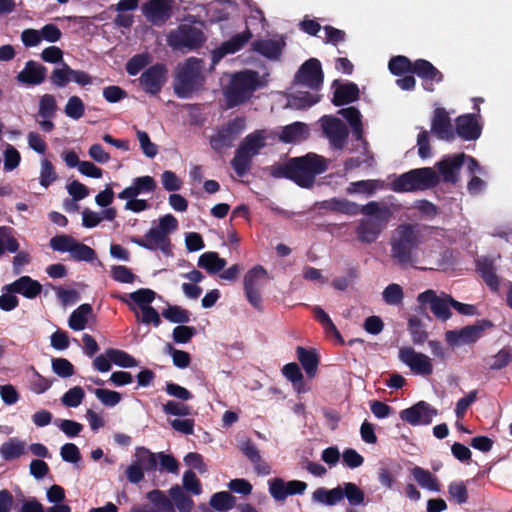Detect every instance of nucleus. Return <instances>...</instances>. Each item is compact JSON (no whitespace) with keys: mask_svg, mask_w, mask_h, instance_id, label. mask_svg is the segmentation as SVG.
<instances>
[{"mask_svg":"<svg viewBox=\"0 0 512 512\" xmlns=\"http://www.w3.org/2000/svg\"><path fill=\"white\" fill-rule=\"evenodd\" d=\"M408 330L416 344H421L427 339V333L418 317L413 316L409 319Z\"/></svg>","mask_w":512,"mask_h":512,"instance_id":"61","label":"nucleus"},{"mask_svg":"<svg viewBox=\"0 0 512 512\" xmlns=\"http://www.w3.org/2000/svg\"><path fill=\"white\" fill-rule=\"evenodd\" d=\"M338 114L343 116L349 123L352 129V135L355 141L358 142L356 151H359L360 155L357 157H351L345 162V169L352 170L360 167L363 164L367 166L373 165V156L368 151V143L363 138V125L362 115L360 111L355 107H347L340 109Z\"/></svg>","mask_w":512,"mask_h":512,"instance_id":"6","label":"nucleus"},{"mask_svg":"<svg viewBox=\"0 0 512 512\" xmlns=\"http://www.w3.org/2000/svg\"><path fill=\"white\" fill-rule=\"evenodd\" d=\"M136 136L143 154L148 158H154L158 154V147L150 140L149 135L145 131L136 129Z\"/></svg>","mask_w":512,"mask_h":512,"instance_id":"59","label":"nucleus"},{"mask_svg":"<svg viewBox=\"0 0 512 512\" xmlns=\"http://www.w3.org/2000/svg\"><path fill=\"white\" fill-rule=\"evenodd\" d=\"M484 327L482 325H470L460 330L447 331L446 341L452 346H460L476 342L482 335Z\"/></svg>","mask_w":512,"mask_h":512,"instance_id":"27","label":"nucleus"},{"mask_svg":"<svg viewBox=\"0 0 512 512\" xmlns=\"http://www.w3.org/2000/svg\"><path fill=\"white\" fill-rule=\"evenodd\" d=\"M167 69L157 63L146 69L139 78L141 87L149 94H157L166 82Z\"/></svg>","mask_w":512,"mask_h":512,"instance_id":"20","label":"nucleus"},{"mask_svg":"<svg viewBox=\"0 0 512 512\" xmlns=\"http://www.w3.org/2000/svg\"><path fill=\"white\" fill-rule=\"evenodd\" d=\"M317 205L320 209L338 212L348 216L359 215L363 209V205H360L346 198H331L319 202Z\"/></svg>","mask_w":512,"mask_h":512,"instance_id":"29","label":"nucleus"},{"mask_svg":"<svg viewBox=\"0 0 512 512\" xmlns=\"http://www.w3.org/2000/svg\"><path fill=\"white\" fill-rule=\"evenodd\" d=\"M268 136L267 131L256 130L242 140L231 161V165L238 176L242 177L247 174L252 159L266 146Z\"/></svg>","mask_w":512,"mask_h":512,"instance_id":"8","label":"nucleus"},{"mask_svg":"<svg viewBox=\"0 0 512 512\" xmlns=\"http://www.w3.org/2000/svg\"><path fill=\"white\" fill-rule=\"evenodd\" d=\"M92 314L90 304H82L75 309L68 320V326L75 331L84 330L88 323V317Z\"/></svg>","mask_w":512,"mask_h":512,"instance_id":"44","label":"nucleus"},{"mask_svg":"<svg viewBox=\"0 0 512 512\" xmlns=\"http://www.w3.org/2000/svg\"><path fill=\"white\" fill-rule=\"evenodd\" d=\"M411 475L421 488L432 492H440L441 487L438 479L429 470L415 466L411 469Z\"/></svg>","mask_w":512,"mask_h":512,"instance_id":"36","label":"nucleus"},{"mask_svg":"<svg viewBox=\"0 0 512 512\" xmlns=\"http://www.w3.org/2000/svg\"><path fill=\"white\" fill-rule=\"evenodd\" d=\"M71 72L72 68L66 63H63L61 68L53 70L50 77L52 84L60 88L65 87L67 83L71 81Z\"/></svg>","mask_w":512,"mask_h":512,"instance_id":"62","label":"nucleus"},{"mask_svg":"<svg viewBox=\"0 0 512 512\" xmlns=\"http://www.w3.org/2000/svg\"><path fill=\"white\" fill-rule=\"evenodd\" d=\"M439 183V175L431 167L412 169L403 173L390 183V189L394 192L423 191L436 186Z\"/></svg>","mask_w":512,"mask_h":512,"instance_id":"9","label":"nucleus"},{"mask_svg":"<svg viewBox=\"0 0 512 512\" xmlns=\"http://www.w3.org/2000/svg\"><path fill=\"white\" fill-rule=\"evenodd\" d=\"M245 129V120L235 118L219 129L211 138L210 145L217 152L229 148Z\"/></svg>","mask_w":512,"mask_h":512,"instance_id":"13","label":"nucleus"},{"mask_svg":"<svg viewBox=\"0 0 512 512\" xmlns=\"http://www.w3.org/2000/svg\"><path fill=\"white\" fill-rule=\"evenodd\" d=\"M203 60L190 57L175 70L173 88L179 98L187 99L204 84Z\"/></svg>","mask_w":512,"mask_h":512,"instance_id":"4","label":"nucleus"},{"mask_svg":"<svg viewBox=\"0 0 512 512\" xmlns=\"http://www.w3.org/2000/svg\"><path fill=\"white\" fill-rule=\"evenodd\" d=\"M156 189V182L151 176L136 177L129 187L118 194V198H135L141 194L151 193Z\"/></svg>","mask_w":512,"mask_h":512,"instance_id":"32","label":"nucleus"},{"mask_svg":"<svg viewBox=\"0 0 512 512\" xmlns=\"http://www.w3.org/2000/svg\"><path fill=\"white\" fill-rule=\"evenodd\" d=\"M27 454V443L18 437H10L0 446V458L5 462H11Z\"/></svg>","mask_w":512,"mask_h":512,"instance_id":"31","label":"nucleus"},{"mask_svg":"<svg viewBox=\"0 0 512 512\" xmlns=\"http://www.w3.org/2000/svg\"><path fill=\"white\" fill-rule=\"evenodd\" d=\"M341 487L343 498L345 497L351 506H358L364 503L365 494L355 483L345 482Z\"/></svg>","mask_w":512,"mask_h":512,"instance_id":"51","label":"nucleus"},{"mask_svg":"<svg viewBox=\"0 0 512 512\" xmlns=\"http://www.w3.org/2000/svg\"><path fill=\"white\" fill-rule=\"evenodd\" d=\"M312 500L326 506L336 505L343 500L342 487L340 485L333 489L317 488L312 494Z\"/></svg>","mask_w":512,"mask_h":512,"instance_id":"39","label":"nucleus"},{"mask_svg":"<svg viewBox=\"0 0 512 512\" xmlns=\"http://www.w3.org/2000/svg\"><path fill=\"white\" fill-rule=\"evenodd\" d=\"M412 72L424 80L439 83L443 79L442 73L434 67L429 61L418 59L413 63Z\"/></svg>","mask_w":512,"mask_h":512,"instance_id":"40","label":"nucleus"},{"mask_svg":"<svg viewBox=\"0 0 512 512\" xmlns=\"http://www.w3.org/2000/svg\"><path fill=\"white\" fill-rule=\"evenodd\" d=\"M436 415L437 410L425 401H419L399 414L401 420L412 426L428 425Z\"/></svg>","mask_w":512,"mask_h":512,"instance_id":"16","label":"nucleus"},{"mask_svg":"<svg viewBox=\"0 0 512 512\" xmlns=\"http://www.w3.org/2000/svg\"><path fill=\"white\" fill-rule=\"evenodd\" d=\"M64 112L67 117L78 120L84 115L85 105L80 97L71 96L65 105Z\"/></svg>","mask_w":512,"mask_h":512,"instance_id":"55","label":"nucleus"},{"mask_svg":"<svg viewBox=\"0 0 512 512\" xmlns=\"http://www.w3.org/2000/svg\"><path fill=\"white\" fill-rule=\"evenodd\" d=\"M252 38V33L247 29L236 34L229 40L212 52V63L216 65L227 54H233L243 48V46Z\"/></svg>","mask_w":512,"mask_h":512,"instance_id":"26","label":"nucleus"},{"mask_svg":"<svg viewBox=\"0 0 512 512\" xmlns=\"http://www.w3.org/2000/svg\"><path fill=\"white\" fill-rule=\"evenodd\" d=\"M253 46L254 50L263 56L269 59H277L282 52L284 42L275 39L260 40L254 42Z\"/></svg>","mask_w":512,"mask_h":512,"instance_id":"43","label":"nucleus"},{"mask_svg":"<svg viewBox=\"0 0 512 512\" xmlns=\"http://www.w3.org/2000/svg\"><path fill=\"white\" fill-rule=\"evenodd\" d=\"M431 131L441 140L451 141L455 137L450 117L444 108L434 111Z\"/></svg>","mask_w":512,"mask_h":512,"instance_id":"28","label":"nucleus"},{"mask_svg":"<svg viewBox=\"0 0 512 512\" xmlns=\"http://www.w3.org/2000/svg\"><path fill=\"white\" fill-rule=\"evenodd\" d=\"M84 397L85 392L83 388L75 386L63 394L61 402L66 407L76 408L82 403Z\"/></svg>","mask_w":512,"mask_h":512,"instance_id":"56","label":"nucleus"},{"mask_svg":"<svg viewBox=\"0 0 512 512\" xmlns=\"http://www.w3.org/2000/svg\"><path fill=\"white\" fill-rule=\"evenodd\" d=\"M310 130L307 124L303 122H294L280 128L278 134L279 140L287 144H296L306 140L309 137Z\"/></svg>","mask_w":512,"mask_h":512,"instance_id":"30","label":"nucleus"},{"mask_svg":"<svg viewBox=\"0 0 512 512\" xmlns=\"http://www.w3.org/2000/svg\"><path fill=\"white\" fill-rule=\"evenodd\" d=\"M49 245L53 251L69 253L70 258L74 261L93 262L97 259L96 252L91 247L77 241L70 235H56L50 239Z\"/></svg>","mask_w":512,"mask_h":512,"instance_id":"10","label":"nucleus"},{"mask_svg":"<svg viewBox=\"0 0 512 512\" xmlns=\"http://www.w3.org/2000/svg\"><path fill=\"white\" fill-rule=\"evenodd\" d=\"M138 246L154 251L160 250L165 256L171 255V240L165 233L159 231L156 227H152L143 238L133 239Z\"/></svg>","mask_w":512,"mask_h":512,"instance_id":"19","label":"nucleus"},{"mask_svg":"<svg viewBox=\"0 0 512 512\" xmlns=\"http://www.w3.org/2000/svg\"><path fill=\"white\" fill-rule=\"evenodd\" d=\"M402 205L394 196H388L382 201H369L363 205L359 213L363 217L355 227L357 240L362 244H372L386 230L394 215L400 212Z\"/></svg>","mask_w":512,"mask_h":512,"instance_id":"1","label":"nucleus"},{"mask_svg":"<svg viewBox=\"0 0 512 512\" xmlns=\"http://www.w3.org/2000/svg\"><path fill=\"white\" fill-rule=\"evenodd\" d=\"M197 265L208 273L215 274L224 269L226 260L220 258L218 253L209 251L199 256Z\"/></svg>","mask_w":512,"mask_h":512,"instance_id":"42","label":"nucleus"},{"mask_svg":"<svg viewBox=\"0 0 512 512\" xmlns=\"http://www.w3.org/2000/svg\"><path fill=\"white\" fill-rule=\"evenodd\" d=\"M94 394L97 399L106 407H115L118 405L122 399V396L119 392L98 388L94 390Z\"/></svg>","mask_w":512,"mask_h":512,"instance_id":"58","label":"nucleus"},{"mask_svg":"<svg viewBox=\"0 0 512 512\" xmlns=\"http://www.w3.org/2000/svg\"><path fill=\"white\" fill-rule=\"evenodd\" d=\"M205 42L203 32L192 25L181 24L176 29L169 32L167 44L178 51H190L202 46Z\"/></svg>","mask_w":512,"mask_h":512,"instance_id":"11","label":"nucleus"},{"mask_svg":"<svg viewBox=\"0 0 512 512\" xmlns=\"http://www.w3.org/2000/svg\"><path fill=\"white\" fill-rule=\"evenodd\" d=\"M455 132L465 141L477 140L482 132V126L477 121L476 114H464L455 120Z\"/></svg>","mask_w":512,"mask_h":512,"instance_id":"24","label":"nucleus"},{"mask_svg":"<svg viewBox=\"0 0 512 512\" xmlns=\"http://www.w3.org/2000/svg\"><path fill=\"white\" fill-rule=\"evenodd\" d=\"M295 81L298 84L317 91L323 83V72L320 61L315 58L307 60L296 73Z\"/></svg>","mask_w":512,"mask_h":512,"instance_id":"17","label":"nucleus"},{"mask_svg":"<svg viewBox=\"0 0 512 512\" xmlns=\"http://www.w3.org/2000/svg\"><path fill=\"white\" fill-rule=\"evenodd\" d=\"M47 76V68L42 64L29 60L25 63L24 68L17 74L18 83L27 86H37L42 84Z\"/></svg>","mask_w":512,"mask_h":512,"instance_id":"25","label":"nucleus"},{"mask_svg":"<svg viewBox=\"0 0 512 512\" xmlns=\"http://www.w3.org/2000/svg\"><path fill=\"white\" fill-rule=\"evenodd\" d=\"M150 62L151 56L148 53L136 54L127 62L126 71L130 76H135Z\"/></svg>","mask_w":512,"mask_h":512,"instance_id":"52","label":"nucleus"},{"mask_svg":"<svg viewBox=\"0 0 512 512\" xmlns=\"http://www.w3.org/2000/svg\"><path fill=\"white\" fill-rule=\"evenodd\" d=\"M385 183L379 179H368L351 182L346 192L350 195L363 194L367 197L373 196L377 191L383 190Z\"/></svg>","mask_w":512,"mask_h":512,"instance_id":"35","label":"nucleus"},{"mask_svg":"<svg viewBox=\"0 0 512 512\" xmlns=\"http://www.w3.org/2000/svg\"><path fill=\"white\" fill-rule=\"evenodd\" d=\"M260 86L261 79L258 72L244 70L232 74L228 85L223 90L228 107L232 108L246 102Z\"/></svg>","mask_w":512,"mask_h":512,"instance_id":"5","label":"nucleus"},{"mask_svg":"<svg viewBox=\"0 0 512 512\" xmlns=\"http://www.w3.org/2000/svg\"><path fill=\"white\" fill-rule=\"evenodd\" d=\"M210 505L219 512H228L234 507L235 498L229 492H217L211 496Z\"/></svg>","mask_w":512,"mask_h":512,"instance_id":"50","label":"nucleus"},{"mask_svg":"<svg viewBox=\"0 0 512 512\" xmlns=\"http://www.w3.org/2000/svg\"><path fill=\"white\" fill-rule=\"evenodd\" d=\"M319 100L320 95L316 92L299 91L289 96L287 107L296 110H303L315 105Z\"/></svg>","mask_w":512,"mask_h":512,"instance_id":"37","label":"nucleus"},{"mask_svg":"<svg viewBox=\"0 0 512 512\" xmlns=\"http://www.w3.org/2000/svg\"><path fill=\"white\" fill-rule=\"evenodd\" d=\"M133 461L144 471L152 472L157 467V453L146 447H136Z\"/></svg>","mask_w":512,"mask_h":512,"instance_id":"41","label":"nucleus"},{"mask_svg":"<svg viewBox=\"0 0 512 512\" xmlns=\"http://www.w3.org/2000/svg\"><path fill=\"white\" fill-rule=\"evenodd\" d=\"M147 499L153 504V512H175L173 503L166 494L158 489L146 494Z\"/></svg>","mask_w":512,"mask_h":512,"instance_id":"46","label":"nucleus"},{"mask_svg":"<svg viewBox=\"0 0 512 512\" xmlns=\"http://www.w3.org/2000/svg\"><path fill=\"white\" fill-rule=\"evenodd\" d=\"M166 415L186 417L191 414V407L187 404L170 400L162 407Z\"/></svg>","mask_w":512,"mask_h":512,"instance_id":"63","label":"nucleus"},{"mask_svg":"<svg viewBox=\"0 0 512 512\" xmlns=\"http://www.w3.org/2000/svg\"><path fill=\"white\" fill-rule=\"evenodd\" d=\"M338 114L343 116L349 123L352 129V135L355 141L358 142L356 151H359L360 155L357 157H351L345 162V169L352 170L360 167L363 164L367 166L373 165V156L368 151V143L363 138V125L362 115L360 111L355 107H347L340 109Z\"/></svg>","mask_w":512,"mask_h":512,"instance_id":"7","label":"nucleus"},{"mask_svg":"<svg viewBox=\"0 0 512 512\" xmlns=\"http://www.w3.org/2000/svg\"><path fill=\"white\" fill-rule=\"evenodd\" d=\"M511 358L512 355L509 349L503 348L496 355L487 359L486 363L491 370H500L508 365Z\"/></svg>","mask_w":512,"mask_h":512,"instance_id":"64","label":"nucleus"},{"mask_svg":"<svg viewBox=\"0 0 512 512\" xmlns=\"http://www.w3.org/2000/svg\"><path fill=\"white\" fill-rule=\"evenodd\" d=\"M382 297L386 304L397 306L402 303L404 293L400 285L392 283L383 290Z\"/></svg>","mask_w":512,"mask_h":512,"instance_id":"53","label":"nucleus"},{"mask_svg":"<svg viewBox=\"0 0 512 512\" xmlns=\"http://www.w3.org/2000/svg\"><path fill=\"white\" fill-rule=\"evenodd\" d=\"M106 354L112 363L122 368H133L138 365L137 360L127 352L115 348L106 350Z\"/></svg>","mask_w":512,"mask_h":512,"instance_id":"48","label":"nucleus"},{"mask_svg":"<svg viewBox=\"0 0 512 512\" xmlns=\"http://www.w3.org/2000/svg\"><path fill=\"white\" fill-rule=\"evenodd\" d=\"M267 281V271L257 265L247 271L243 279L244 293L247 301L258 311L263 310L262 290Z\"/></svg>","mask_w":512,"mask_h":512,"instance_id":"12","label":"nucleus"},{"mask_svg":"<svg viewBox=\"0 0 512 512\" xmlns=\"http://www.w3.org/2000/svg\"><path fill=\"white\" fill-rule=\"evenodd\" d=\"M450 299L452 297L448 295H443V297H439L432 290H427L418 295V301L421 304H429L430 309L433 314L441 320H447L451 316L450 312Z\"/></svg>","mask_w":512,"mask_h":512,"instance_id":"22","label":"nucleus"},{"mask_svg":"<svg viewBox=\"0 0 512 512\" xmlns=\"http://www.w3.org/2000/svg\"><path fill=\"white\" fill-rule=\"evenodd\" d=\"M169 496L179 512H191L194 506V502L190 496H188L179 485H173L169 489Z\"/></svg>","mask_w":512,"mask_h":512,"instance_id":"45","label":"nucleus"},{"mask_svg":"<svg viewBox=\"0 0 512 512\" xmlns=\"http://www.w3.org/2000/svg\"><path fill=\"white\" fill-rule=\"evenodd\" d=\"M19 249L18 241L12 235V229L6 226L0 227V257L6 252L16 253Z\"/></svg>","mask_w":512,"mask_h":512,"instance_id":"49","label":"nucleus"},{"mask_svg":"<svg viewBox=\"0 0 512 512\" xmlns=\"http://www.w3.org/2000/svg\"><path fill=\"white\" fill-rule=\"evenodd\" d=\"M172 4L173 0H146L141 10L150 23L161 26L171 17Z\"/></svg>","mask_w":512,"mask_h":512,"instance_id":"18","label":"nucleus"},{"mask_svg":"<svg viewBox=\"0 0 512 512\" xmlns=\"http://www.w3.org/2000/svg\"><path fill=\"white\" fill-rule=\"evenodd\" d=\"M6 289L21 294L28 299H33L40 294L42 285L29 276H22L6 286Z\"/></svg>","mask_w":512,"mask_h":512,"instance_id":"33","label":"nucleus"},{"mask_svg":"<svg viewBox=\"0 0 512 512\" xmlns=\"http://www.w3.org/2000/svg\"><path fill=\"white\" fill-rule=\"evenodd\" d=\"M422 234L417 225L400 224L390 241L391 257L400 266H414L418 261V248Z\"/></svg>","mask_w":512,"mask_h":512,"instance_id":"3","label":"nucleus"},{"mask_svg":"<svg viewBox=\"0 0 512 512\" xmlns=\"http://www.w3.org/2000/svg\"><path fill=\"white\" fill-rule=\"evenodd\" d=\"M117 298L125 303L135 313L136 318L139 319L140 313L138 309L142 310L151 306L150 304L156 298V293L151 289L141 288L126 295H119Z\"/></svg>","mask_w":512,"mask_h":512,"instance_id":"23","label":"nucleus"},{"mask_svg":"<svg viewBox=\"0 0 512 512\" xmlns=\"http://www.w3.org/2000/svg\"><path fill=\"white\" fill-rule=\"evenodd\" d=\"M54 425H56L69 438L76 437L83 430V425L74 420L56 419L54 421Z\"/></svg>","mask_w":512,"mask_h":512,"instance_id":"60","label":"nucleus"},{"mask_svg":"<svg viewBox=\"0 0 512 512\" xmlns=\"http://www.w3.org/2000/svg\"><path fill=\"white\" fill-rule=\"evenodd\" d=\"M320 123L331 147L338 150L343 149L348 138L346 125L339 118L329 115L321 117Z\"/></svg>","mask_w":512,"mask_h":512,"instance_id":"14","label":"nucleus"},{"mask_svg":"<svg viewBox=\"0 0 512 512\" xmlns=\"http://www.w3.org/2000/svg\"><path fill=\"white\" fill-rule=\"evenodd\" d=\"M398 357L417 375L429 376L433 372L431 359L427 355L415 351L412 347H401Z\"/></svg>","mask_w":512,"mask_h":512,"instance_id":"15","label":"nucleus"},{"mask_svg":"<svg viewBox=\"0 0 512 512\" xmlns=\"http://www.w3.org/2000/svg\"><path fill=\"white\" fill-rule=\"evenodd\" d=\"M477 269L486 285L492 291H498L500 286V279L496 274L495 260L486 257L478 259Z\"/></svg>","mask_w":512,"mask_h":512,"instance_id":"34","label":"nucleus"},{"mask_svg":"<svg viewBox=\"0 0 512 512\" xmlns=\"http://www.w3.org/2000/svg\"><path fill=\"white\" fill-rule=\"evenodd\" d=\"M163 317L172 322L184 324L190 321L189 312L180 306H168L162 313Z\"/></svg>","mask_w":512,"mask_h":512,"instance_id":"57","label":"nucleus"},{"mask_svg":"<svg viewBox=\"0 0 512 512\" xmlns=\"http://www.w3.org/2000/svg\"><path fill=\"white\" fill-rule=\"evenodd\" d=\"M326 161L323 157L309 153L303 157L290 159L286 164L271 166L270 174L274 178H287L301 187H311L315 176L326 171Z\"/></svg>","mask_w":512,"mask_h":512,"instance_id":"2","label":"nucleus"},{"mask_svg":"<svg viewBox=\"0 0 512 512\" xmlns=\"http://www.w3.org/2000/svg\"><path fill=\"white\" fill-rule=\"evenodd\" d=\"M359 98V89L355 83L340 84L335 88L333 103L341 106L356 101Z\"/></svg>","mask_w":512,"mask_h":512,"instance_id":"38","label":"nucleus"},{"mask_svg":"<svg viewBox=\"0 0 512 512\" xmlns=\"http://www.w3.org/2000/svg\"><path fill=\"white\" fill-rule=\"evenodd\" d=\"M297 358L300 361L302 367L304 368L306 374L309 377H313L316 373L318 366V359L313 351L306 350L305 348L299 346L297 347Z\"/></svg>","mask_w":512,"mask_h":512,"instance_id":"47","label":"nucleus"},{"mask_svg":"<svg viewBox=\"0 0 512 512\" xmlns=\"http://www.w3.org/2000/svg\"><path fill=\"white\" fill-rule=\"evenodd\" d=\"M466 155L464 153L449 155L444 157L436 164L438 168L437 174L439 181L455 183L462 165L464 164Z\"/></svg>","mask_w":512,"mask_h":512,"instance_id":"21","label":"nucleus"},{"mask_svg":"<svg viewBox=\"0 0 512 512\" xmlns=\"http://www.w3.org/2000/svg\"><path fill=\"white\" fill-rule=\"evenodd\" d=\"M57 109L55 97L51 94L41 96L39 100L38 115L43 119H51L54 117Z\"/></svg>","mask_w":512,"mask_h":512,"instance_id":"54","label":"nucleus"}]
</instances>
